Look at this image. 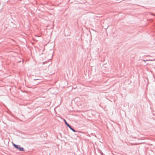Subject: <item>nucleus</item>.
Segmentation results:
<instances>
[{
	"instance_id": "obj_1",
	"label": "nucleus",
	"mask_w": 155,
	"mask_h": 155,
	"mask_svg": "<svg viewBox=\"0 0 155 155\" xmlns=\"http://www.w3.org/2000/svg\"><path fill=\"white\" fill-rule=\"evenodd\" d=\"M13 146L14 147L16 148L18 150H19L20 151H24L25 150L24 148L22 147H21L19 145H16L13 143Z\"/></svg>"
},
{
	"instance_id": "obj_4",
	"label": "nucleus",
	"mask_w": 155,
	"mask_h": 155,
	"mask_svg": "<svg viewBox=\"0 0 155 155\" xmlns=\"http://www.w3.org/2000/svg\"><path fill=\"white\" fill-rule=\"evenodd\" d=\"M142 60L144 62L147 61H153L152 60H150V59L147 60H145L143 59V60Z\"/></svg>"
},
{
	"instance_id": "obj_5",
	"label": "nucleus",
	"mask_w": 155,
	"mask_h": 155,
	"mask_svg": "<svg viewBox=\"0 0 155 155\" xmlns=\"http://www.w3.org/2000/svg\"><path fill=\"white\" fill-rule=\"evenodd\" d=\"M50 51L51 53V54H52L53 55V51L52 50V49H51L50 50Z\"/></svg>"
},
{
	"instance_id": "obj_2",
	"label": "nucleus",
	"mask_w": 155,
	"mask_h": 155,
	"mask_svg": "<svg viewBox=\"0 0 155 155\" xmlns=\"http://www.w3.org/2000/svg\"><path fill=\"white\" fill-rule=\"evenodd\" d=\"M68 127L73 132H76V131L74 129H73L72 128V127L70 125V126H69V127Z\"/></svg>"
},
{
	"instance_id": "obj_7",
	"label": "nucleus",
	"mask_w": 155,
	"mask_h": 155,
	"mask_svg": "<svg viewBox=\"0 0 155 155\" xmlns=\"http://www.w3.org/2000/svg\"><path fill=\"white\" fill-rule=\"evenodd\" d=\"M47 62L46 61H45V62H43V64H44L45 63H47Z\"/></svg>"
},
{
	"instance_id": "obj_8",
	"label": "nucleus",
	"mask_w": 155,
	"mask_h": 155,
	"mask_svg": "<svg viewBox=\"0 0 155 155\" xmlns=\"http://www.w3.org/2000/svg\"><path fill=\"white\" fill-rule=\"evenodd\" d=\"M50 155H51L50 154Z\"/></svg>"
},
{
	"instance_id": "obj_6",
	"label": "nucleus",
	"mask_w": 155,
	"mask_h": 155,
	"mask_svg": "<svg viewBox=\"0 0 155 155\" xmlns=\"http://www.w3.org/2000/svg\"><path fill=\"white\" fill-rule=\"evenodd\" d=\"M52 48H54V43H52Z\"/></svg>"
},
{
	"instance_id": "obj_3",
	"label": "nucleus",
	"mask_w": 155,
	"mask_h": 155,
	"mask_svg": "<svg viewBox=\"0 0 155 155\" xmlns=\"http://www.w3.org/2000/svg\"><path fill=\"white\" fill-rule=\"evenodd\" d=\"M64 121L65 124L68 126V127H69V126H70V125L68 123H67L66 121L64 119Z\"/></svg>"
}]
</instances>
